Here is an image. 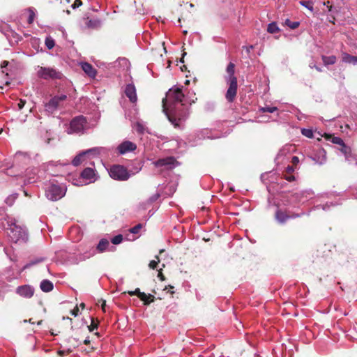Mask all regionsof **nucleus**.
Returning a JSON list of instances; mask_svg holds the SVG:
<instances>
[{
    "label": "nucleus",
    "instance_id": "nucleus-1",
    "mask_svg": "<svg viewBox=\"0 0 357 357\" xmlns=\"http://www.w3.org/2000/svg\"><path fill=\"white\" fill-rule=\"evenodd\" d=\"M195 100L189 96H185L182 89L178 87L170 89L162 100L163 112L169 121L175 126H179V122L186 118L183 107L194 103Z\"/></svg>",
    "mask_w": 357,
    "mask_h": 357
},
{
    "label": "nucleus",
    "instance_id": "nucleus-2",
    "mask_svg": "<svg viewBox=\"0 0 357 357\" xmlns=\"http://www.w3.org/2000/svg\"><path fill=\"white\" fill-rule=\"evenodd\" d=\"M8 234L12 241L15 243L26 242L28 233L25 227L17 225L15 218L8 217L6 220Z\"/></svg>",
    "mask_w": 357,
    "mask_h": 357
},
{
    "label": "nucleus",
    "instance_id": "nucleus-3",
    "mask_svg": "<svg viewBox=\"0 0 357 357\" xmlns=\"http://www.w3.org/2000/svg\"><path fill=\"white\" fill-rule=\"evenodd\" d=\"M226 71L228 75L225 76V79L228 85V89L225 94V98L228 102H232L236 96L238 89L237 78L234 75V64L230 62L227 67Z\"/></svg>",
    "mask_w": 357,
    "mask_h": 357
},
{
    "label": "nucleus",
    "instance_id": "nucleus-4",
    "mask_svg": "<svg viewBox=\"0 0 357 357\" xmlns=\"http://www.w3.org/2000/svg\"><path fill=\"white\" fill-rule=\"evenodd\" d=\"M89 128L86 119L83 116L74 118L70 123L68 134H82Z\"/></svg>",
    "mask_w": 357,
    "mask_h": 357
},
{
    "label": "nucleus",
    "instance_id": "nucleus-5",
    "mask_svg": "<svg viewBox=\"0 0 357 357\" xmlns=\"http://www.w3.org/2000/svg\"><path fill=\"white\" fill-rule=\"evenodd\" d=\"M66 192L65 187L51 183L46 188L45 195L51 201H57L66 195Z\"/></svg>",
    "mask_w": 357,
    "mask_h": 357
},
{
    "label": "nucleus",
    "instance_id": "nucleus-6",
    "mask_svg": "<svg viewBox=\"0 0 357 357\" xmlns=\"http://www.w3.org/2000/svg\"><path fill=\"white\" fill-rule=\"evenodd\" d=\"M37 75L43 79H61L62 73L56 68L50 67H38Z\"/></svg>",
    "mask_w": 357,
    "mask_h": 357
},
{
    "label": "nucleus",
    "instance_id": "nucleus-7",
    "mask_svg": "<svg viewBox=\"0 0 357 357\" xmlns=\"http://www.w3.org/2000/svg\"><path fill=\"white\" fill-rule=\"evenodd\" d=\"M105 149L102 147H96L93 149H88L85 151H83L76 155L72 161V164L74 166L79 165L84 160H85L86 158L89 155H98L105 153Z\"/></svg>",
    "mask_w": 357,
    "mask_h": 357
},
{
    "label": "nucleus",
    "instance_id": "nucleus-8",
    "mask_svg": "<svg viewBox=\"0 0 357 357\" xmlns=\"http://www.w3.org/2000/svg\"><path fill=\"white\" fill-rule=\"evenodd\" d=\"M109 174L111 178L117 181H126L130 176L126 168L121 165H113L110 167Z\"/></svg>",
    "mask_w": 357,
    "mask_h": 357
},
{
    "label": "nucleus",
    "instance_id": "nucleus-9",
    "mask_svg": "<svg viewBox=\"0 0 357 357\" xmlns=\"http://www.w3.org/2000/svg\"><path fill=\"white\" fill-rule=\"evenodd\" d=\"M67 96L66 95L53 97L47 103L45 104V111L49 114H52L58 109L60 102L65 100Z\"/></svg>",
    "mask_w": 357,
    "mask_h": 357
},
{
    "label": "nucleus",
    "instance_id": "nucleus-10",
    "mask_svg": "<svg viewBox=\"0 0 357 357\" xmlns=\"http://www.w3.org/2000/svg\"><path fill=\"white\" fill-rule=\"evenodd\" d=\"M310 158L318 165H323L326 161V152L321 147H317L313 151Z\"/></svg>",
    "mask_w": 357,
    "mask_h": 357
},
{
    "label": "nucleus",
    "instance_id": "nucleus-11",
    "mask_svg": "<svg viewBox=\"0 0 357 357\" xmlns=\"http://www.w3.org/2000/svg\"><path fill=\"white\" fill-rule=\"evenodd\" d=\"M176 160L173 157H167L159 159L153 162V165L156 167H164L166 169H172L176 165Z\"/></svg>",
    "mask_w": 357,
    "mask_h": 357
},
{
    "label": "nucleus",
    "instance_id": "nucleus-12",
    "mask_svg": "<svg viewBox=\"0 0 357 357\" xmlns=\"http://www.w3.org/2000/svg\"><path fill=\"white\" fill-rule=\"evenodd\" d=\"M313 196L314 192L312 190H303L298 192H296L293 195V197L296 201V202L302 204L312 199Z\"/></svg>",
    "mask_w": 357,
    "mask_h": 357
},
{
    "label": "nucleus",
    "instance_id": "nucleus-13",
    "mask_svg": "<svg viewBox=\"0 0 357 357\" xmlns=\"http://www.w3.org/2000/svg\"><path fill=\"white\" fill-rule=\"evenodd\" d=\"M16 293L22 297L29 298L34 294V289L28 284L22 285L16 289Z\"/></svg>",
    "mask_w": 357,
    "mask_h": 357
},
{
    "label": "nucleus",
    "instance_id": "nucleus-14",
    "mask_svg": "<svg viewBox=\"0 0 357 357\" xmlns=\"http://www.w3.org/2000/svg\"><path fill=\"white\" fill-rule=\"evenodd\" d=\"M136 149V144L130 141H124L117 147V150L120 154H125L128 152L133 151Z\"/></svg>",
    "mask_w": 357,
    "mask_h": 357
},
{
    "label": "nucleus",
    "instance_id": "nucleus-15",
    "mask_svg": "<svg viewBox=\"0 0 357 357\" xmlns=\"http://www.w3.org/2000/svg\"><path fill=\"white\" fill-rule=\"evenodd\" d=\"M124 93L132 103H135L137 101L136 88L134 84H127L126 86Z\"/></svg>",
    "mask_w": 357,
    "mask_h": 357
},
{
    "label": "nucleus",
    "instance_id": "nucleus-16",
    "mask_svg": "<svg viewBox=\"0 0 357 357\" xmlns=\"http://www.w3.org/2000/svg\"><path fill=\"white\" fill-rule=\"evenodd\" d=\"M82 178L89 181V183H93L96 180L95 169L91 167L85 168L81 173Z\"/></svg>",
    "mask_w": 357,
    "mask_h": 357
},
{
    "label": "nucleus",
    "instance_id": "nucleus-17",
    "mask_svg": "<svg viewBox=\"0 0 357 357\" xmlns=\"http://www.w3.org/2000/svg\"><path fill=\"white\" fill-rule=\"evenodd\" d=\"M24 177V183L29 184L35 183L38 179L37 169L35 168L27 169Z\"/></svg>",
    "mask_w": 357,
    "mask_h": 357
},
{
    "label": "nucleus",
    "instance_id": "nucleus-18",
    "mask_svg": "<svg viewBox=\"0 0 357 357\" xmlns=\"http://www.w3.org/2000/svg\"><path fill=\"white\" fill-rule=\"evenodd\" d=\"M82 70L90 77L94 78L97 75L96 70L87 62H82L80 63Z\"/></svg>",
    "mask_w": 357,
    "mask_h": 357
},
{
    "label": "nucleus",
    "instance_id": "nucleus-19",
    "mask_svg": "<svg viewBox=\"0 0 357 357\" xmlns=\"http://www.w3.org/2000/svg\"><path fill=\"white\" fill-rule=\"evenodd\" d=\"M342 61L346 63L357 64V56H352L348 53L343 52L342 54Z\"/></svg>",
    "mask_w": 357,
    "mask_h": 357
},
{
    "label": "nucleus",
    "instance_id": "nucleus-20",
    "mask_svg": "<svg viewBox=\"0 0 357 357\" xmlns=\"http://www.w3.org/2000/svg\"><path fill=\"white\" fill-rule=\"evenodd\" d=\"M40 287L43 292H50L53 289V283L49 280H43L40 282Z\"/></svg>",
    "mask_w": 357,
    "mask_h": 357
},
{
    "label": "nucleus",
    "instance_id": "nucleus-21",
    "mask_svg": "<svg viewBox=\"0 0 357 357\" xmlns=\"http://www.w3.org/2000/svg\"><path fill=\"white\" fill-rule=\"evenodd\" d=\"M275 219L280 224H284L287 220L290 219V216L280 210H278L275 213Z\"/></svg>",
    "mask_w": 357,
    "mask_h": 357
},
{
    "label": "nucleus",
    "instance_id": "nucleus-22",
    "mask_svg": "<svg viewBox=\"0 0 357 357\" xmlns=\"http://www.w3.org/2000/svg\"><path fill=\"white\" fill-rule=\"evenodd\" d=\"M101 21L98 18H93L91 20H89L86 22V25L88 28L90 29H98L101 26Z\"/></svg>",
    "mask_w": 357,
    "mask_h": 357
},
{
    "label": "nucleus",
    "instance_id": "nucleus-23",
    "mask_svg": "<svg viewBox=\"0 0 357 357\" xmlns=\"http://www.w3.org/2000/svg\"><path fill=\"white\" fill-rule=\"evenodd\" d=\"M109 245V241L105 238H102L99 241L97 245V250H98L99 252H103L107 250Z\"/></svg>",
    "mask_w": 357,
    "mask_h": 357
},
{
    "label": "nucleus",
    "instance_id": "nucleus-24",
    "mask_svg": "<svg viewBox=\"0 0 357 357\" xmlns=\"http://www.w3.org/2000/svg\"><path fill=\"white\" fill-rule=\"evenodd\" d=\"M321 59L325 66L333 65L337 61V57L334 55L322 56Z\"/></svg>",
    "mask_w": 357,
    "mask_h": 357
},
{
    "label": "nucleus",
    "instance_id": "nucleus-25",
    "mask_svg": "<svg viewBox=\"0 0 357 357\" xmlns=\"http://www.w3.org/2000/svg\"><path fill=\"white\" fill-rule=\"evenodd\" d=\"M44 258L43 257H37L34 259H32L31 260L29 263H27L26 264H25L23 267V270H25L26 268H30L31 266H33V265H36L38 263H40L42 261H44Z\"/></svg>",
    "mask_w": 357,
    "mask_h": 357
},
{
    "label": "nucleus",
    "instance_id": "nucleus-26",
    "mask_svg": "<svg viewBox=\"0 0 357 357\" xmlns=\"http://www.w3.org/2000/svg\"><path fill=\"white\" fill-rule=\"evenodd\" d=\"M267 31L271 33H275L278 32L279 28L275 22H272L268 25Z\"/></svg>",
    "mask_w": 357,
    "mask_h": 357
},
{
    "label": "nucleus",
    "instance_id": "nucleus-27",
    "mask_svg": "<svg viewBox=\"0 0 357 357\" xmlns=\"http://www.w3.org/2000/svg\"><path fill=\"white\" fill-rule=\"evenodd\" d=\"M291 147V145H286L283 146L278 152V158H279L281 156L285 155L287 153L290 151V148Z\"/></svg>",
    "mask_w": 357,
    "mask_h": 357
},
{
    "label": "nucleus",
    "instance_id": "nucleus-28",
    "mask_svg": "<svg viewBox=\"0 0 357 357\" xmlns=\"http://www.w3.org/2000/svg\"><path fill=\"white\" fill-rule=\"evenodd\" d=\"M300 3L310 11L312 12L314 10V3L312 1H301Z\"/></svg>",
    "mask_w": 357,
    "mask_h": 357
},
{
    "label": "nucleus",
    "instance_id": "nucleus-29",
    "mask_svg": "<svg viewBox=\"0 0 357 357\" xmlns=\"http://www.w3.org/2000/svg\"><path fill=\"white\" fill-rule=\"evenodd\" d=\"M153 297L151 295H146L145 293L142 292V294H139V298L143 301L146 304L150 303L153 301V299L151 298Z\"/></svg>",
    "mask_w": 357,
    "mask_h": 357
},
{
    "label": "nucleus",
    "instance_id": "nucleus-30",
    "mask_svg": "<svg viewBox=\"0 0 357 357\" xmlns=\"http://www.w3.org/2000/svg\"><path fill=\"white\" fill-rule=\"evenodd\" d=\"M45 43L48 50H52L55 45L54 40L52 37H47Z\"/></svg>",
    "mask_w": 357,
    "mask_h": 357
},
{
    "label": "nucleus",
    "instance_id": "nucleus-31",
    "mask_svg": "<svg viewBox=\"0 0 357 357\" xmlns=\"http://www.w3.org/2000/svg\"><path fill=\"white\" fill-rule=\"evenodd\" d=\"M285 24L287 26H288L291 29H295L297 27H298L300 23H299V22H296V21L292 22L290 20L287 19L285 20Z\"/></svg>",
    "mask_w": 357,
    "mask_h": 357
},
{
    "label": "nucleus",
    "instance_id": "nucleus-32",
    "mask_svg": "<svg viewBox=\"0 0 357 357\" xmlns=\"http://www.w3.org/2000/svg\"><path fill=\"white\" fill-rule=\"evenodd\" d=\"M17 197V194H12L9 195L5 200L8 206H12Z\"/></svg>",
    "mask_w": 357,
    "mask_h": 357
},
{
    "label": "nucleus",
    "instance_id": "nucleus-33",
    "mask_svg": "<svg viewBox=\"0 0 357 357\" xmlns=\"http://www.w3.org/2000/svg\"><path fill=\"white\" fill-rule=\"evenodd\" d=\"M301 133L303 135L305 136L307 138H312L313 137V131L311 129L307 128H302L301 129Z\"/></svg>",
    "mask_w": 357,
    "mask_h": 357
},
{
    "label": "nucleus",
    "instance_id": "nucleus-34",
    "mask_svg": "<svg viewBox=\"0 0 357 357\" xmlns=\"http://www.w3.org/2000/svg\"><path fill=\"white\" fill-rule=\"evenodd\" d=\"M345 160L349 163L357 164V159L354 155L352 154L351 151L349 152L347 156H344Z\"/></svg>",
    "mask_w": 357,
    "mask_h": 357
},
{
    "label": "nucleus",
    "instance_id": "nucleus-35",
    "mask_svg": "<svg viewBox=\"0 0 357 357\" xmlns=\"http://www.w3.org/2000/svg\"><path fill=\"white\" fill-rule=\"evenodd\" d=\"M123 236L121 234H119L115 236L111 239V242L114 245L120 244L123 241Z\"/></svg>",
    "mask_w": 357,
    "mask_h": 357
},
{
    "label": "nucleus",
    "instance_id": "nucleus-36",
    "mask_svg": "<svg viewBox=\"0 0 357 357\" xmlns=\"http://www.w3.org/2000/svg\"><path fill=\"white\" fill-rule=\"evenodd\" d=\"M156 260H152L149 262V266L151 269H155L157 267L158 264L160 262V259L158 255L155 256Z\"/></svg>",
    "mask_w": 357,
    "mask_h": 357
},
{
    "label": "nucleus",
    "instance_id": "nucleus-37",
    "mask_svg": "<svg viewBox=\"0 0 357 357\" xmlns=\"http://www.w3.org/2000/svg\"><path fill=\"white\" fill-rule=\"evenodd\" d=\"M28 11L29 13V15L28 17V22H29V24H31L34 20L35 13H34L33 8H29L28 9Z\"/></svg>",
    "mask_w": 357,
    "mask_h": 357
},
{
    "label": "nucleus",
    "instance_id": "nucleus-38",
    "mask_svg": "<svg viewBox=\"0 0 357 357\" xmlns=\"http://www.w3.org/2000/svg\"><path fill=\"white\" fill-rule=\"evenodd\" d=\"M331 206H334V204L333 203H331L330 204L326 203L323 205H317L316 206H314V209L318 210L319 208H321L324 211H326L330 208Z\"/></svg>",
    "mask_w": 357,
    "mask_h": 357
},
{
    "label": "nucleus",
    "instance_id": "nucleus-39",
    "mask_svg": "<svg viewBox=\"0 0 357 357\" xmlns=\"http://www.w3.org/2000/svg\"><path fill=\"white\" fill-rule=\"evenodd\" d=\"M340 151L344 155V156H347L351 151V149L344 143V145H341Z\"/></svg>",
    "mask_w": 357,
    "mask_h": 357
},
{
    "label": "nucleus",
    "instance_id": "nucleus-40",
    "mask_svg": "<svg viewBox=\"0 0 357 357\" xmlns=\"http://www.w3.org/2000/svg\"><path fill=\"white\" fill-rule=\"evenodd\" d=\"M263 112H269V113H273L274 112L278 110V108L276 107H264L261 108L260 109Z\"/></svg>",
    "mask_w": 357,
    "mask_h": 357
},
{
    "label": "nucleus",
    "instance_id": "nucleus-41",
    "mask_svg": "<svg viewBox=\"0 0 357 357\" xmlns=\"http://www.w3.org/2000/svg\"><path fill=\"white\" fill-rule=\"evenodd\" d=\"M331 142L338 145H344V141L338 137H333L331 139Z\"/></svg>",
    "mask_w": 357,
    "mask_h": 357
},
{
    "label": "nucleus",
    "instance_id": "nucleus-42",
    "mask_svg": "<svg viewBox=\"0 0 357 357\" xmlns=\"http://www.w3.org/2000/svg\"><path fill=\"white\" fill-rule=\"evenodd\" d=\"M142 225L141 224H138L137 225H135V227H133L132 228H131L130 229V231L132 234H137L139 230L142 229Z\"/></svg>",
    "mask_w": 357,
    "mask_h": 357
},
{
    "label": "nucleus",
    "instance_id": "nucleus-43",
    "mask_svg": "<svg viewBox=\"0 0 357 357\" xmlns=\"http://www.w3.org/2000/svg\"><path fill=\"white\" fill-rule=\"evenodd\" d=\"M135 128H136L137 131L138 132H140V133H142L144 132V126L142 123H139V122H137L136 123Z\"/></svg>",
    "mask_w": 357,
    "mask_h": 357
},
{
    "label": "nucleus",
    "instance_id": "nucleus-44",
    "mask_svg": "<svg viewBox=\"0 0 357 357\" xmlns=\"http://www.w3.org/2000/svg\"><path fill=\"white\" fill-rule=\"evenodd\" d=\"M284 178L285 180L289 182L294 181L296 179L295 176L294 175H291V174H285L284 175Z\"/></svg>",
    "mask_w": 357,
    "mask_h": 357
},
{
    "label": "nucleus",
    "instance_id": "nucleus-45",
    "mask_svg": "<svg viewBox=\"0 0 357 357\" xmlns=\"http://www.w3.org/2000/svg\"><path fill=\"white\" fill-rule=\"evenodd\" d=\"M89 331H93V330L96 329L98 328V324L94 322V321L92 319V321L90 324V326H88Z\"/></svg>",
    "mask_w": 357,
    "mask_h": 357
},
{
    "label": "nucleus",
    "instance_id": "nucleus-46",
    "mask_svg": "<svg viewBox=\"0 0 357 357\" xmlns=\"http://www.w3.org/2000/svg\"><path fill=\"white\" fill-rule=\"evenodd\" d=\"M82 4V3L81 0H75L71 6L73 9H75V8L79 7Z\"/></svg>",
    "mask_w": 357,
    "mask_h": 357
},
{
    "label": "nucleus",
    "instance_id": "nucleus-47",
    "mask_svg": "<svg viewBox=\"0 0 357 357\" xmlns=\"http://www.w3.org/2000/svg\"><path fill=\"white\" fill-rule=\"evenodd\" d=\"M26 155H27L26 153L21 152V151H18L15 153V160H18V159H20V157H26Z\"/></svg>",
    "mask_w": 357,
    "mask_h": 357
},
{
    "label": "nucleus",
    "instance_id": "nucleus-48",
    "mask_svg": "<svg viewBox=\"0 0 357 357\" xmlns=\"http://www.w3.org/2000/svg\"><path fill=\"white\" fill-rule=\"evenodd\" d=\"M142 292L140 291L139 289H136L135 291H129L128 294L131 296L132 295H137L138 297H139V294H142Z\"/></svg>",
    "mask_w": 357,
    "mask_h": 357
},
{
    "label": "nucleus",
    "instance_id": "nucleus-49",
    "mask_svg": "<svg viewBox=\"0 0 357 357\" xmlns=\"http://www.w3.org/2000/svg\"><path fill=\"white\" fill-rule=\"evenodd\" d=\"M25 103H26L25 100H22V99L20 100L19 102L17 103L18 109H22L24 107Z\"/></svg>",
    "mask_w": 357,
    "mask_h": 357
},
{
    "label": "nucleus",
    "instance_id": "nucleus-50",
    "mask_svg": "<svg viewBox=\"0 0 357 357\" xmlns=\"http://www.w3.org/2000/svg\"><path fill=\"white\" fill-rule=\"evenodd\" d=\"M294 172V168L292 166H287L285 169L286 174H292Z\"/></svg>",
    "mask_w": 357,
    "mask_h": 357
},
{
    "label": "nucleus",
    "instance_id": "nucleus-51",
    "mask_svg": "<svg viewBox=\"0 0 357 357\" xmlns=\"http://www.w3.org/2000/svg\"><path fill=\"white\" fill-rule=\"evenodd\" d=\"M291 162L294 165H298V163L299 162V158L297 156L292 157Z\"/></svg>",
    "mask_w": 357,
    "mask_h": 357
},
{
    "label": "nucleus",
    "instance_id": "nucleus-52",
    "mask_svg": "<svg viewBox=\"0 0 357 357\" xmlns=\"http://www.w3.org/2000/svg\"><path fill=\"white\" fill-rule=\"evenodd\" d=\"M160 197V195L158 193L153 195L152 197H150L149 200H150V202H155V200H157L158 199V197Z\"/></svg>",
    "mask_w": 357,
    "mask_h": 357
},
{
    "label": "nucleus",
    "instance_id": "nucleus-53",
    "mask_svg": "<svg viewBox=\"0 0 357 357\" xmlns=\"http://www.w3.org/2000/svg\"><path fill=\"white\" fill-rule=\"evenodd\" d=\"M72 351L71 349H68L66 351L64 350H60L58 351V354L59 355H63L65 353H70Z\"/></svg>",
    "mask_w": 357,
    "mask_h": 357
},
{
    "label": "nucleus",
    "instance_id": "nucleus-54",
    "mask_svg": "<svg viewBox=\"0 0 357 357\" xmlns=\"http://www.w3.org/2000/svg\"><path fill=\"white\" fill-rule=\"evenodd\" d=\"M303 214H304L303 213H302L301 214L294 213V214H292V215H289V216H290V219H291V218H299V217H301V216L302 215H303Z\"/></svg>",
    "mask_w": 357,
    "mask_h": 357
},
{
    "label": "nucleus",
    "instance_id": "nucleus-55",
    "mask_svg": "<svg viewBox=\"0 0 357 357\" xmlns=\"http://www.w3.org/2000/svg\"><path fill=\"white\" fill-rule=\"evenodd\" d=\"M8 63V61H3V62L1 63V68H4V67L7 66Z\"/></svg>",
    "mask_w": 357,
    "mask_h": 357
},
{
    "label": "nucleus",
    "instance_id": "nucleus-56",
    "mask_svg": "<svg viewBox=\"0 0 357 357\" xmlns=\"http://www.w3.org/2000/svg\"><path fill=\"white\" fill-rule=\"evenodd\" d=\"M77 311H78V309H75L73 310L72 312V314H73L75 317H76L77 315Z\"/></svg>",
    "mask_w": 357,
    "mask_h": 357
},
{
    "label": "nucleus",
    "instance_id": "nucleus-57",
    "mask_svg": "<svg viewBox=\"0 0 357 357\" xmlns=\"http://www.w3.org/2000/svg\"><path fill=\"white\" fill-rule=\"evenodd\" d=\"M89 342H90V340H89V338L85 339L84 341V343L85 344H89Z\"/></svg>",
    "mask_w": 357,
    "mask_h": 357
},
{
    "label": "nucleus",
    "instance_id": "nucleus-58",
    "mask_svg": "<svg viewBox=\"0 0 357 357\" xmlns=\"http://www.w3.org/2000/svg\"><path fill=\"white\" fill-rule=\"evenodd\" d=\"M158 277H160L162 280H164L163 275H162V274L161 273H158Z\"/></svg>",
    "mask_w": 357,
    "mask_h": 357
},
{
    "label": "nucleus",
    "instance_id": "nucleus-59",
    "mask_svg": "<svg viewBox=\"0 0 357 357\" xmlns=\"http://www.w3.org/2000/svg\"><path fill=\"white\" fill-rule=\"evenodd\" d=\"M252 46H250L249 47H247V52H249L251 49H252Z\"/></svg>",
    "mask_w": 357,
    "mask_h": 357
},
{
    "label": "nucleus",
    "instance_id": "nucleus-60",
    "mask_svg": "<svg viewBox=\"0 0 357 357\" xmlns=\"http://www.w3.org/2000/svg\"><path fill=\"white\" fill-rule=\"evenodd\" d=\"M314 68H316V70H317V71H319V72H320V71H321V69L319 67H317V66H314Z\"/></svg>",
    "mask_w": 357,
    "mask_h": 357
},
{
    "label": "nucleus",
    "instance_id": "nucleus-61",
    "mask_svg": "<svg viewBox=\"0 0 357 357\" xmlns=\"http://www.w3.org/2000/svg\"><path fill=\"white\" fill-rule=\"evenodd\" d=\"M164 251H165V250H164V249L160 250V254H161V253H162V252H163Z\"/></svg>",
    "mask_w": 357,
    "mask_h": 357
},
{
    "label": "nucleus",
    "instance_id": "nucleus-62",
    "mask_svg": "<svg viewBox=\"0 0 357 357\" xmlns=\"http://www.w3.org/2000/svg\"><path fill=\"white\" fill-rule=\"evenodd\" d=\"M105 305V303H104L102 305V309H103V310H104Z\"/></svg>",
    "mask_w": 357,
    "mask_h": 357
},
{
    "label": "nucleus",
    "instance_id": "nucleus-63",
    "mask_svg": "<svg viewBox=\"0 0 357 357\" xmlns=\"http://www.w3.org/2000/svg\"><path fill=\"white\" fill-rule=\"evenodd\" d=\"M28 322L31 323V324H33V322L31 321V319H29L28 320Z\"/></svg>",
    "mask_w": 357,
    "mask_h": 357
},
{
    "label": "nucleus",
    "instance_id": "nucleus-64",
    "mask_svg": "<svg viewBox=\"0 0 357 357\" xmlns=\"http://www.w3.org/2000/svg\"><path fill=\"white\" fill-rule=\"evenodd\" d=\"M23 322H24V323H27V322H28V320L24 319V320L23 321Z\"/></svg>",
    "mask_w": 357,
    "mask_h": 357
}]
</instances>
